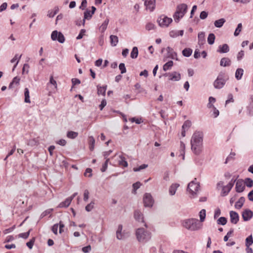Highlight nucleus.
<instances>
[{"label":"nucleus","mask_w":253,"mask_h":253,"mask_svg":"<svg viewBox=\"0 0 253 253\" xmlns=\"http://www.w3.org/2000/svg\"><path fill=\"white\" fill-rule=\"evenodd\" d=\"M91 12L90 10H89L88 9L86 10L84 12V19L83 20V25L84 26L85 24V20H90L91 17H92V15L94 14H91Z\"/></svg>","instance_id":"nucleus-20"},{"label":"nucleus","mask_w":253,"mask_h":253,"mask_svg":"<svg viewBox=\"0 0 253 253\" xmlns=\"http://www.w3.org/2000/svg\"><path fill=\"white\" fill-rule=\"evenodd\" d=\"M78 135V133L73 131H69L67 133V137L70 139H74L76 138Z\"/></svg>","instance_id":"nucleus-36"},{"label":"nucleus","mask_w":253,"mask_h":253,"mask_svg":"<svg viewBox=\"0 0 253 253\" xmlns=\"http://www.w3.org/2000/svg\"><path fill=\"white\" fill-rule=\"evenodd\" d=\"M30 230L29 231L25 233H20L18 235L19 237L24 239H27L29 236Z\"/></svg>","instance_id":"nucleus-53"},{"label":"nucleus","mask_w":253,"mask_h":253,"mask_svg":"<svg viewBox=\"0 0 253 253\" xmlns=\"http://www.w3.org/2000/svg\"><path fill=\"white\" fill-rule=\"evenodd\" d=\"M231 61L230 59L227 57L222 58L220 62V65L223 67L229 66L231 65Z\"/></svg>","instance_id":"nucleus-21"},{"label":"nucleus","mask_w":253,"mask_h":253,"mask_svg":"<svg viewBox=\"0 0 253 253\" xmlns=\"http://www.w3.org/2000/svg\"><path fill=\"white\" fill-rule=\"evenodd\" d=\"M51 38L53 41H58L60 43H63L65 41L64 35L57 31H54L52 32Z\"/></svg>","instance_id":"nucleus-9"},{"label":"nucleus","mask_w":253,"mask_h":253,"mask_svg":"<svg viewBox=\"0 0 253 253\" xmlns=\"http://www.w3.org/2000/svg\"><path fill=\"white\" fill-rule=\"evenodd\" d=\"M71 200L70 199L67 198L64 201L60 203L58 205L59 208H67L71 204Z\"/></svg>","instance_id":"nucleus-30"},{"label":"nucleus","mask_w":253,"mask_h":253,"mask_svg":"<svg viewBox=\"0 0 253 253\" xmlns=\"http://www.w3.org/2000/svg\"><path fill=\"white\" fill-rule=\"evenodd\" d=\"M111 44L113 46H115L118 43L119 40L117 36L111 35L110 37Z\"/></svg>","instance_id":"nucleus-32"},{"label":"nucleus","mask_w":253,"mask_h":253,"mask_svg":"<svg viewBox=\"0 0 253 253\" xmlns=\"http://www.w3.org/2000/svg\"><path fill=\"white\" fill-rule=\"evenodd\" d=\"M87 6V1L86 0H83L79 8L82 10H84Z\"/></svg>","instance_id":"nucleus-58"},{"label":"nucleus","mask_w":253,"mask_h":253,"mask_svg":"<svg viewBox=\"0 0 253 253\" xmlns=\"http://www.w3.org/2000/svg\"><path fill=\"white\" fill-rule=\"evenodd\" d=\"M215 39V37L213 34H210L208 38V43L210 45L213 44L214 42Z\"/></svg>","instance_id":"nucleus-37"},{"label":"nucleus","mask_w":253,"mask_h":253,"mask_svg":"<svg viewBox=\"0 0 253 253\" xmlns=\"http://www.w3.org/2000/svg\"><path fill=\"white\" fill-rule=\"evenodd\" d=\"M109 161V159H106L105 162L102 165V167L101 169V171L102 172H104L106 170L107 167H108V164Z\"/></svg>","instance_id":"nucleus-51"},{"label":"nucleus","mask_w":253,"mask_h":253,"mask_svg":"<svg viewBox=\"0 0 253 253\" xmlns=\"http://www.w3.org/2000/svg\"><path fill=\"white\" fill-rule=\"evenodd\" d=\"M236 181V178L234 179L232 178L230 182L227 184V187H229V190H231L233 186H234V183Z\"/></svg>","instance_id":"nucleus-59"},{"label":"nucleus","mask_w":253,"mask_h":253,"mask_svg":"<svg viewBox=\"0 0 253 253\" xmlns=\"http://www.w3.org/2000/svg\"><path fill=\"white\" fill-rule=\"evenodd\" d=\"M129 121L132 123L135 122L137 124H140L142 122L141 119H136L135 118H131L129 119Z\"/></svg>","instance_id":"nucleus-62"},{"label":"nucleus","mask_w":253,"mask_h":253,"mask_svg":"<svg viewBox=\"0 0 253 253\" xmlns=\"http://www.w3.org/2000/svg\"><path fill=\"white\" fill-rule=\"evenodd\" d=\"M147 167H148V165H147V164H143V165L140 166L138 168H133V170L134 171H140V170H141L142 169H146Z\"/></svg>","instance_id":"nucleus-49"},{"label":"nucleus","mask_w":253,"mask_h":253,"mask_svg":"<svg viewBox=\"0 0 253 253\" xmlns=\"http://www.w3.org/2000/svg\"><path fill=\"white\" fill-rule=\"evenodd\" d=\"M230 221L232 223L236 224L239 220V216L238 213L234 211H230Z\"/></svg>","instance_id":"nucleus-16"},{"label":"nucleus","mask_w":253,"mask_h":253,"mask_svg":"<svg viewBox=\"0 0 253 253\" xmlns=\"http://www.w3.org/2000/svg\"><path fill=\"white\" fill-rule=\"evenodd\" d=\"M217 223L218 224L224 225L227 223V219L224 217H220L217 219Z\"/></svg>","instance_id":"nucleus-46"},{"label":"nucleus","mask_w":253,"mask_h":253,"mask_svg":"<svg viewBox=\"0 0 253 253\" xmlns=\"http://www.w3.org/2000/svg\"><path fill=\"white\" fill-rule=\"evenodd\" d=\"M173 66V61H169L165 63L163 66V70L165 71L169 70Z\"/></svg>","instance_id":"nucleus-40"},{"label":"nucleus","mask_w":253,"mask_h":253,"mask_svg":"<svg viewBox=\"0 0 253 253\" xmlns=\"http://www.w3.org/2000/svg\"><path fill=\"white\" fill-rule=\"evenodd\" d=\"M172 21L171 18L165 15H162L158 19V22L161 27H168Z\"/></svg>","instance_id":"nucleus-7"},{"label":"nucleus","mask_w":253,"mask_h":253,"mask_svg":"<svg viewBox=\"0 0 253 253\" xmlns=\"http://www.w3.org/2000/svg\"><path fill=\"white\" fill-rule=\"evenodd\" d=\"M200 221L203 222L206 217V210L204 209L202 210L199 213Z\"/></svg>","instance_id":"nucleus-47"},{"label":"nucleus","mask_w":253,"mask_h":253,"mask_svg":"<svg viewBox=\"0 0 253 253\" xmlns=\"http://www.w3.org/2000/svg\"><path fill=\"white\" fill-rule=\"evenodd\" d=\"M20 78L17 76L14 77L12 81L10 83L9 88H12L14 86H18L19 84Z\"/></svg>","instance_id":"nucleus-24"},{"label":"nucleus","mask_w":253,"mask_h":253,"mask_svg":"<svg viewBox=\"0 0 253 253\" xmlns=\"http://www.w3.org/2000/svg\"><path fill=\"white\" fill-rule=\"evenodd\" d=\"M244 183L248 187H252L253 186V180L250 178H246Z\"/></svg>","instance_id":"nucleus-44"},{"label":"nucleus","mask_w":253,"mask_h":253,"mask_svg":"<svg viewBox=\"0 0 253 253\" xmlns=\"http://www.w3.org/2000/svg\"><path fill=\"white\" fill-rule=\"evenodd\" d=\"M138 54V50L137 47L134 46L132 48V51L130 53V57L132 59H135L137 57Z\"/></svg>","instance_id":"nucleus-35"},{"label":"nucleus","mask_w":253,"mask_h":253,"mask_svg":"<svg viewBox=\"0 0 253 253\" xmlns=\"http://www.w3.org/2000/svg\"><path fill=\"white\" fill-rule=\"evenodd\" d=\"M244 56V51L241 50L237 54V58L238 61H240Z\"/></svg>","instance_id":"nucleus-63"},{"label":"nucleus","mask_w":253,"mask_h":253,"mask_svg":"<svg viewBox=\"0 0 253 253\" xmlns=\"http://www.w3.org/2000/svg\"><path fill=\"white\" fill-rule=\"evenodd\" d=\"M203 133L200 131H195L191 139V148L193 153L196 155H200L203 150Z\"/></svg>","instance_id":"nucleus-1"},{"label":"nucleus","mask_w":253,"mask_h":253,"mask_svg":"<svg viewBox=\"0 0 253 253\" xmlns=\"http://www.w3.org/2000/svg\"><path fill=\"white\" fill-rule=\"evenodd\" d=\"M248 114L253 116V95H250L249 98V104L247 107Z\"/></svg>","instance_id":"nucleus-15"},{"label":"nucleus","mask_w":253,"mask_h":253,"mask_svg":"<svg viewBox=\"0 0 253 253\" xmlns=\"http://www.w3.org/2000/svg\"><path fill=\"white\" fill-rule=\"evenodd\" d=\"M225 20L224 18H221L220 19L215 20L214 22L215 27L217 28H221L225 22Z\"/></svg>","instance_id":"nucleus-33"},{"label":"nucleus","mask_w":253,"mask_h":253,"mask_svg":"<svg viewBox=\"0 0 253 253\" xmlns=\"http://www.w3.org/2000/svg\"><path fill=\"white\" fill-rule=\"evenodd\" d=\"M109 22V19L108 18H106L105 20V21L103 22V23L101 24V25L99 27V30L101 33L103 34L105 30H106Z\"/></svg>","instance_id":"nucleus-22"},{"label":"nucleus","mask_w":253,"mask_h":253,"mask_svg":"<svg viewBox=\"0 0 253 253\" xmlns=\"http://www.w3.org/2000/svg\"><path fill=\"white\" fill-rule=\"evenodd\" d=\"M229 51V47L227 44H223V45H219L217 52L219 53H227Z\"/></svg>","instance_id":"nucleus-23"},{"label":"nucleus","mask_w":253,"mask_h":253,"mask_svg":"<svg viewBox=\"0 0 253 253\" xmlns=\"http://www.w3.org/2000/svg\"><path fill=\"white\" fill-rule=\"evenodd\" d=\"M199 188V184L193 180L188 184L187 190L191 195L194 197L197 195Z\"/></svg>","instance_id":"nucleus-5"},{"label":"nucleus","mask_w":253,"mask_h":253,"mask_svg":"<svg viewBox=\"0 0 253 253\" xmlns=\"http://www.w3.org/2000/svg\"><path fill=\"white\" fill-rule=\"evenodd\" d=\"M94 203L93 202H91L89 204L86 206L85 210L87 211H90L94 207Z\"/></svg>","instance_id":"nucleus-52"},{"label":"nucleus","mask_w":253,"mask_h":253,"mask_svg":"<svg viewBox=\"0 0 253 253\" xmlns=\"http://www.w3.org/2000/svg\"><path fill=\"white\" fill-rule=\"evenodd\" d=\"M191 126V122L189 120L184 122L182 126V129L188 130Z\"/></svg>","instance_id":"nucleus-43"},{"label":"nucleus","mask_w":253,"mask_h":253,"mask_svg":"<svg viewBox=\"0 0 253 253\" xmlns=\"http://www.w3.org/2000/svg\"><path fill=\"white\" fill-rule=\"evenodd\" d=\"M244 73V70L242 68H238L235 72V78L239 80L242 79Z\"/></svg>","instance_id":"nucleus-31"},{"label":"nucleus","mask_w":253,"mask_h":253,"mask_svg":"<svg viewBox=\"0 0 253 253\" xmlns=\"http://www.w3.org/2000/svg\"><path fill=\"white\" fill-rule=\"evenodd\" d=\"M134 218L138 222H143V214L139 211H135L134 212Z\"/></svg>","instance_id":"nucleus-19"},{"label":"nucleus","mask_w":253,"mask_h":253,"mask_svg":"<svg viewBox=\"0 0 253 253\" xmlns=\"http://www.w3.org/2000/svg\"><path fill=\"white\" fill-rule=\"evenodd\" d=\"M192 53V50L189 48H186L182 51V54L185 57H189Z\"/></svg>","instance_id":"nucleus-41"},{"label":"nucleus","mask_w":253,"mask_h":253,"mask_svg":"<svg viewBox=\"0 0 253 253\" xmlns=\"http://www.w3.org/2000/svg\"><path fill=\"white\" fill-rule=\"evenodd\" d=\"M95 139L93 136H90L89 137V149L90 151H93L95 145Z\"/></svg>","instance_id":"nucleus-38"},{"label":"nucleus","mask_w":253,"mask_h":253,"mask_svg":"<svg viewBox=\"0 0 253 253\" xmlns=\"http://www.w3.org/2000/svg\"><path fill=\"white\" fill-rule=\"evenodd\" d=\"M24 97L25 102L30 103L31 102L30 99V93L28 88H25L24 89Z\"/></svg>","instance_id":"nucleus-34"},{"label":"nucleus","mask_w":253,"mask_h":253,"mask_svg":"<svg viewBox=\"0 0 253 253\" xmlns=\"http://www.w3.org/2000/svg\"><path fill=\"white\" fill-rule=\"evenodd\" d=\"M205 34L203 32H201L198 34V43L200 44H203L205 42Z\"/></svg>","instance_id":"nucleus-28"},{"label":"nucleus","mask_w":253,"mask_h":253,"mask_svg":"<svg viewBox=\"0 0 253 253\" xmlns=\"http://www.w3.org/2000/svg\"><path fill=\"white\" fill-rule=\"evenodd\" d=\"M242 216L244 221H249L253 216V212L249 209H246L242 212Z\"/></svg>","instance_id":"nucleus-12"},{"label":"nucleus","mask_w":253,"mask_h":253,"mask_svg":"<svg viewBox=\"0 0 253 253\" xmlns=\"http://www.w3.org/2000/svg\"><path fill=\"white\" fill-rule=\"evenodd\" d=\"M47 88L49 90L48 95H50L51 93L55 92L57 88L56 81L53 79L52 76L50 77L49 82L47 84Z\"/></svg>","instance_id":"nucleus-6"},{"label":"nucleus","mask_w":253,"mask_h":253,"mask_svg":"<svg viewBox=\"0 0 253 253\" xmlns=\"http://www.w3.org/2000/svg\"><path fill=\"white\" fill-rule=\"evenodd\" d=\"M146 9L152 11L155 8L156 0H143Z\"/></svg>","instance_id":"nucleus-14"},{"label":"nucleus","mask_w":253,"mask_h":253,"mask_svg":"<svg viewBox=\"0 0 253 253\" xmlns=\"http://www.w3.org/2000/svg\"><path fill=\"white\" fill-rule=\"evenodd\" d=\"M183 227L190 231H196L202 228V224L196 218L188 219L182 223Z\"/></svg>","instance_id":"nucleus-2"},{"label":"nucleus","mask_w":253,"mask_h":253,"mask_svg":"<svg viewBox=\"0 0 253 253\" xmlns=\"http://www.w3.org/2000/svg\"><path fill=\"white\" fill-rule=\"evenodd\" d=\"M107 87V85H104L103 86H101L99 85H97V94L98 95H102L103 96H105Z\"/></svg>","instance_id":"nucleus-27"},{"label":"nucleus","mask_w":253,"mask_h":253,"mask_svg":"<svg viewBox=\"0 0 253 253\" xmlns=\"http://www.w3.org/2000/svg\"><path fill=\"white\" fill-rule=\"evenodd\" d=\"M35 241V238H33L29 242L26 243L27 246L30 249L33 248V246L34 244Z\"/></svg>","instance_id":"nucleus-54"},{"label":"nucleus","mask_w":253,"mask_h":253,"mask_svg":"<svg viewBox=\"0 0 253 253\" xmlns=\"http://www.w3.org/2000/svg\"><path fill=\"white\" fill-rule=\"evenodd\" d=\"M29 65L28 64H24L23 67L22 68V74H24L25 72H26L27 74L29 72Z\"/></svg>","instance_id":"nucleus-61"},{"label":"nucleus","mask_w":253,"mask_h":253,"mask_svg":"<svg viewBox=\"0 0 253 253\" xmlns=\"http://www.w3.org/2000/svg\"><path fill=\"white\" fill-rule=\"evenodd\" d=\"M253 243V239L252 235H250L246 239V246L247 247H250Z\"/></svg>","instance_id":"nucleus-42"},{"label":"nucleus","mask_w":253,"mask_h":253,"mask_svg":"<svg viewBox=\"0 0 253 253\" xmlns=\"http://www.w3.org/2000/svg\"><path fill=\"white\" fill-rule=\"evenodd\" d=\"M169 35L170 37L174 38L178 36L177 30H172L169 32Z\"/></svg>","instance_id":"nucleus-55"},{"label":"nucleus","mask_w":253,"mask_h":253,"mask_svg":"<svg viewBox=\"0 0 253 253\" xmlns=\"http://www.w3.org/2000/svg\"><path fill=\"white\" fill-rule=\"evenodd\" d=\"M143 202L145 207H151L153 206L154 201L150 194H145L143 197Z\"/></svg>","instance_id":"nucleus-11"},{"label":"nucleus","mask_w":253,"mask_h":253,"mask_svg":"<svg viewBox=\"0 0 253 253\" xmlns=\"http://www.w3.org/2000/svg\"><path fill=\"white\" fill-rule=\"evenodd\" d=\"M85 32H86V31H85V29H82L80 31L79 34L77 36V40H80V39H82L83 36H84V34H85Z\"/></svg>","instance_id":"nucleus-60"},{"label":"nucleus","mask_w":253,"mask_h":253,"mask_svg":"<svg viewBox=\"0 0 253 253\" xmlns=\"http://www.w3.org/2000/svg\"><path fill=\"white\" fill-rule=\"evenodd\" d=\"M135 235L139 242H146L151 238V233L142 228L137 229L136 230Z\"/></svg>","instance_id":"nucleus-3"},{"label":"nucleus","mask_w":253,"mask_h":253,"mask_svg":"<svg viewBox=\"0 0 253 253\" xmlns=\"http://www.w3.org/2000/svg\"><path fill=\"white\" fill-rule=\"evenodd\" d=\"M245 199L244 197H241L239 198L237 202H236L235 207L237 209H240L244 203H245Z\"/></svg>","instance_id":"nucleus-26"},{"label":"nucleus","mask_w":253,"mask_h":253,"mask_svg":"<svg viewBox=\"0 0 253 253\" xmlns=\"http://www.w3.org/2000/svg\"><path fill=\"white\" fill-rule=\"evenodd\" d=\"M155 26L154 24L151 23H147L146 25V29L148 31H150L154 29Z\"/></svg>","instance_id":"nucleus-57"},{"label":"nucleus","mask_w":253,"mask_h":253,"mask_svg":"<svg viewBox=\"0 0 253 253\" xmlns=\"http://www.w3.org/2000/svg\"><path fill=\"white\" fill-rule=\"evenodd\" d=\"M185 149V144L183 142L180 141V155H181L182 156L183 160L184 159Z\"/></svg>","instance_id":"nucleus-39"},{"label":"nucleus","mask_w":253,"mask_h":253,"mask_svg":"<svg viewBox=\"0 0 253 253\" xmlns=\"http://www.w3.org/2000/svg\"><path fill=\"white\" fill-rule=\"evenodd\" d=\"M118 165L120 167H127L128 164L126 161L125 158L122 155H119L117 158V164L114 165Z\"/></svg>","instance_id":"nucleus-13"},{"label":"nucleus","mask_w":253,"mask_h":253,"mask_svg":"<svg viewBox=\"0 0 253 253\" xmlns=\"http://www.w3.org/2000/svg\"><path fill=\"white\" fill-rule=\"evenodd\" d=\"M119 69L121 71V74H124L126 72V68L125 67V65L123 63H121L120 64L119 66Z\"/></svg>","instance_id":"nucleus-50"},{"label":"nucleus","mask_w":253,"mask_h":253,"mask_svg":"<svg viewBox=\"0 0 253 253\" xmlns=\"http://www.w3.org/2000/svg\"><path fill=\"white\" fill-rule=\"evenodd\" d=\"M164 76L168 77L169 81H178L181 79L180 74L176 72L166 73Z\"/></svg>","instance_id":"nucleus-10"},{"label":"nucleus","mask_w":253,"mask_h":253,"mask_svg":"<svg viewBox=\"0 0 253 253\" xmlns=\"http://www.w3.org/2000/svg\"><path fill=\"white\" fill-rule=\"evenodd\" d=\"M242 179H238L236 184V191L238 193L242 192L245 189V185Z\"/></svg>","instance_id":"nucleus-18"},{"label":"nucleus","mask_w":253,"mask_h":253,"mask_svg":"<svg viewBox=\"0 0 253 253\" xmlns=\"http://www.w3.org/2000/svg\"><path fill=\"white\" fill-rule=\"evenodd\" d=\"M242 29V23H239L238 24L237 27L236 28L234 35L235 36H237L239 35L240 33L241 32Z\"/></svg>","instance_id":"nucleus-45"},{"label":"nucleus","mask_w":253,"mask_h":253,"mask_svg":"<svg viewBox=\"0 0 253 253\" xmlns=\"http://www.w3.org/2000/svg\"><path fill=\"white\" fill-rule=\"evenodd\" d=\"M179 186V184L177 183H173L171 184L169 188V193L172 196L175 194L177 188Z\"/></svg>","instance_id":"nucleus-25"},{"label":"nucleus","mask_w":253,"mask_h":253,"mask_svg":"<svg viewBox=\"0 0 253 253\" xmlns=\"http://www.w3.org/2000/svg\"><path fill=\"white\" fill-rule=\"evenodd\" d=\"M212 115L214 118H216L219 114V111L215 107H213V108H212Z\"/></svg>","instance_id":"nucleus-64"},{"label":"nucleus","mask_w":253,"mask_h":253,"mask_svg":"<svg viewBox=\"0 0 253 253\" xmlns=\"http://www.w3.org/2000/svg\"><path fill=\"white\" fill-rule=\"evenodd\" d=\"M187 10V6L186 4L182 3L177 5L176 10L173 14L174 20L176 23H178L180 19L182 18Z\"/></svg>","instance_id":"nucleus-4"},{"label":"nucleus","mask_w":253,"mask_h":253,"mask_svg":"<svg viewBox=\"0 0 253 253\" xmlns=\"http://www.w3.org/2000/svg\"><path fill=\"white\" fill-rule=\"evenodd\" d=\"M123 226L121 224L119 225L116 231V238L118 240H123L125 239L126 236L124 232H122Z\"/></svg>","instance_id":"nucleus-17"},{"label":"nucleus","mask_w":253,"mask_h":253,"mask_svg":"<svg viewBox=\"0 0 253 253\" xmlns=\"http://www.w3.org/2000/svg\"><path fill=\"white\" fill-rule=\"evenodd\" d=\"M225 82L226 81L224 79L223 76L220 74L213 83L214 87L217 89H220L223 87Z\"/></svg>","instance_id":"nucleus-8"},{"label":"nucleus","mask_w":253,"mask_h":253,"mask_svg":"<svg viewBox=\"0 0 253 253\" xmlns=\"http://www.w3.org/2000/svg\"><path fill=\"white\" fill-rule=\"evenodd\" d=\"M167 51L169 54V57L171 58L172 59H175L177 56V54L174 51L173 49L170 47L168 46L167 48Z\"/></svg>","instance_id":"nucleus-29"},{"label":"nucleus","mask_w":253,"mask_h":253,"mask_svg":"<svg viewBox=\"0 0 253 253\" xmlns=\"http://www.w3.org/2000/svg\"><path fill=\"white\" fill-rule=\"evenodd\" d=\"M141 184L139 182H137L135 183H133L132 185L133 188V192L136 193V191L140 187Z\"/></svg>","instance_id":"nucleus-56"},{"label":"nucleus","mask_w":253,"mask_h":253,"mask_svg":"<svg viewBox=\"0 0 253 253\" xmlns=\"http://www.w3.org/2000/svg\"><path fill=\"white\" fill-rule=\"evenodd\" d=\"M231 190H229V187H227V185L226 186H224L223 187V189H222V193L221 195L222 196H225L227 195L228 193Z\"/></svg>","instance_id":"nucleus-48"}]
</instances>
